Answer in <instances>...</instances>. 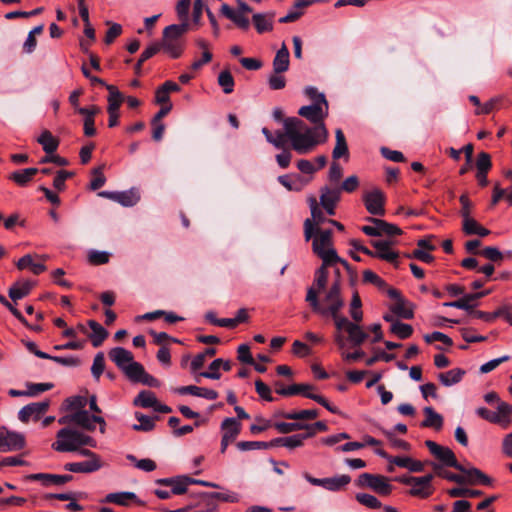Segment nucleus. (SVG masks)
<instances>
[{
  "mask_svg": "<svg viewBox=\"0 0 512 512\" xmlns=\"http://www.w3.org/2000/svg\"><path fill=\"white\" fill-rule=\"evenodd\" d=\"M298 114L315 126L309 127L297 117H288L283 121V131L272 133L269 129L262 128L267 142L275 148H283L289 142L292 149L300 155L308 154L325 143L329 134L323 120L328 115V105L313 103L302 106Z\"/></svg>",
  "mask_w": 512,
  "mask_h": 512,
  "instance_id": "1",
  "label": "nucleus"
},
{
  "mask_svg": "<svg viewBox=\"0 0 512 512\" xmlns=\"http://www.w3.org/2000/svg\"><path fill=\"white\" fill-rule=\"evenodd\" d=\"M123 372L131 381L140 382L146 371L142 364L133 360Z\"/></svg>",
  "mask_w": 512,
  "mask_h": 512,
  "instance_id": "46",
  "label": "nucleus"
},
{
  "mask_svg": "<svg viewBox=\"0 0 512 512\" xmlns=\"http://www.w3.org/2000/svg\"><path fill=\"white\" fill-rule=\"evenodd\" d=\"M346 332L348 334V339L353 346H360L368 337L367 333L363 331L360 325H358V322L349 324Z\"/></svg>",
  "mask_w": 512,
  "mask_h": 512,
  "instance_id": "37",
  "label": "nucleus"
},
{
  "mask_svg": "<svg viewBox=\"0 0 512 512\" xmlns=\"http://www.w3.org/2000/svg\"><path fill=\"white\" fill-rule=\"evenodd\" d=\"M278 181L287 190L295 192L301 191L309 182L298 174L281 175L278 177Z\"/></svg>",
  "mask_w": 512,
  "mask_h": 512,
  "instance_id": "20",
  "label": "nucleus"
},
{
  "mask_svg": "<svg viewBox=\"0 0 512 512\" xmlns=\"http://www.w3.org/2000/svg\"><path fill=\"white\" fill-rule=\"evenodd\" d=\"M100 424V432H105L106 422L103 417L90 415L87 410H79L74 412V424L88 431L95 430V424Z\"/></svg>",
  "mask_w": 512,
  "mask_h": 512,
  "instance_id": "10",
  "label": "nucleus"
},
{
  "mask_svg": "<svg viewBox=\"0 0 512 512\" xmlns=\"http://www.w3.org/2000/svg\"><path fill=\"white\" fill-rule=\"evenodd\" d=\"M102 466L101 458H95L94 460L66 463L64 469L73 473H93L100 470Z\"/></svg>",
  "mask_w": 512,
  "mask_h": 512,
  "instance_id": "15",
  "label": "nucleus"
},
{
  "mask_svg": "<svg viewBox=\"0 0 512 512\" xmlns=\"http://www.w3.org/2000/svg\"><path fill=\"white\" fill-rule=\"evenodd\" d=\"M136 419L139 421V424H134L132 428L136 431H151L154 426V419L152 417L143 415L139 412L135 413Z\"/></svg>",
  "mask_w": 512,
  "mask_h": 512,
  "instance_id": "55",
  "label": "nucleus"
},
{
  "mask_svg": "<svg viewBox=\"0 0 512 512\" xmlns=\"http://www.w3.org/2000/svg\"><path fill=\"white\" fill-rule=\"evenodd\" d=\"M72 476L69 474L66 475H55V474H45V473H37V474H31L28 476V479L31 480H39L44 485H62L66 482H69L72 480Z\"/></svg>",
  "mask_w": 512,
  "mask_h": 512,
  "instance_id": "23",
  "label": "nucleus"
},
{
  "mask_svg": "<svg viewBox=\"0 0 512 512\" xmlns=\"http://www.w3.org/2000/svg\"><path fill=\"white\" fill-rule=\"evenodd\" d=\"M350 481V476L345 474L324 478L323 488L328 491H340L344 487H346L350 483Z\"/></svg>",
  "mask_w": 512,
  "mask_h": 512,
  "instance_id": "33",
  "label": "nucleus"
},
{
  "mask_svg": "<svg viewBox=\"0 0 512 512\" xmlns=\"http://www.w3.org/2000/svg\"><path fill=\"white\" fill-rule=\"evenodd\" d=\"M190 477L182 476L177 479H163L160 483L170 485L171 493L174 495H181L186 492L188 485H190Z\"/></svg>",
  "mask_w": 512,
  "mask_h": 512,
  "instance_id": "36",
  "label": "nucleus"
},
{
  "mask_svg": "<svg viewBox=\"0 0 512 512\" xmlns=\"http://www.w3.org/2000/svg\"><path fill=\"white\" fill-rule=\"evenodd\" d=\"M273 427L282 434H288L294 431L308 429V424L303 422H276Z\"/></svg>",
  "mask_w": 512,
  "mask_h": 512,
  "instance_id": "47",
  "label": "nucleus"
},
{
  "mask_svg": "<svg viewBox=\"0 0 512 512\" xmlns=\"http://www.w3.org/2000/svg\"><path fill=\"white\" fill-rule=\"evenodd\" d=\"M47 154H51L58 148V140L48 130L43 131L37 139Z\"/></svg>",
  "mask_w": 512,
  "mask_h": 512,
  "instance_id": "39",
  "label": "nucleus"
},
{
  "mask_svg": "<svg viewBox=\"0 0 512 512\" xmlns=\"http://www.w3.org/2000/svg\"><path fill=\"white\" fill-rule=\"evenodd\" d=\"M356 500L370 509H378L381 507V502L373 495L368 493L356 494Z\"/></svg>",
  "mask_w": 512,
  "mask_h": 512,
  "instance_id": "57",
  "label": "nucleus"
},
{
  "mask_svg": "<svg viewBox=\"0 0 512 512\" xmlns=\"http://www.w3.org/2000/svg\"><path fill=\"white\" fill-rule=\"evenodd\" d=\"M105 369V359L103 353H97L94 357L91 373L93 377L98 380Z\"/></svg>",
  "mask_w": 512,
  "mask_h": 512,
  "instance_id": "58",
  "label": "nucleus"
},
{
  "mask_svg": "<svg viewBox=\"0 0 512 512\" xmlns=\"http://www.w3.org/2000/svg\"><path fill=\"white\" fill-rule=\"evenodd\" d=\"M304 93L313 101V103H319L322 104V106L328 105L325 95L318 92L317 88L313 86H307L304 90Z\"/></svg>",
  "mask_w": 512,
  "mask_h": 512,
  "instance_id": "62",
  "label": "nucleus"
},
{
  "mask_svg": "<svg viewBox=\"0 0 512 512\" xmlns=\"http://www.w3.org/2000/svg\"><path fill=\"white\" fill-rule=\"evenodd\" d=\"M109 357L122 371L134 360L133 354L122 347H115L111 349Z\"/></svg>",
  "mask_w": 512,
  "mask_h": 512,
  "instance_id": "19",
  "label": "nucleus"
},
{
  "mask_svg": "<svg viewBox=\"0 0 512 512\" xmlns=\"http://www.w3.org/2000/svg\"><path fill=\"white\" fill-rule=\"evenodd\" d=\"M127 460H129L131 463L134 464V466L142 471H145V472H151V471H154L156 469V463L149 459V458H145V459H137L134 455L132 454H129L127 455Z\"/></svg>",
  "mask_w": 512,
  "mask_h": 512,
  "instance_id": "53",
  "label": "nucleus"
},
{
  "mask_svg": "<svg viewBox=\"0 0 512 512\" xmlns=\"http://www.w3.org/2000/svg\"><path fill=\"white\" fill-rule=\"evenodd\" d=\"M340 194V189H330L328 187L322 188L320 196L321 205L337 204L340 200Z\"/></svg>",
  "mask_w": 512,
  "mask_h": 512,
  "instance_id": "48",
  "label": "nucleus"
},
{
  "mask_svg": "<svg viewBox=\"0 0 512 512\" xmlns=\"http://www.w3.org/2000/svg\"><path fill=\"white\" fill-rule=\"evenodd\" d=\"M96 440L75 428H63L57 432L56 441L52 444V448L58 452L78 451L82 447L95 448Z\"/></svg>",
  "mask_w": 512,
  "mask_h": 512,
  "instance_id": "2",
  "label": "nucleus"
},
{
  "mask_svg": "<svg viewBox=\"0 0 512 512\" xmlns=\"http://www.w3.org/2000/svg\"><path fill=\"white\" fill-rule=\"evenodd\" d=\"M426 416L425 420L421 423L422 427L433 428L440 430L443 426V417L437 413L432 407L427 406L423 409Z\"/></svg>",
  "mask_w": 512,
  "mask_h": 512,
  "instance_id": "29",
  "label": "nucleus"
},
{
  "mask_svg": "<svg viewBox=\"0 0 512 512\" xmlns=\"http://www.w3.org/2000/svg\"><path fill=\"white\" fill-rule=\"evenodd\" d=\"M369 488L385 496L389 495L392 492V485H390L387 478L383 476H375Z\"/></svg>",
  "mask_w": 512,
  "mask_h": 512,
  "instance_id": "50",
  "label": "nucleus"
},
{
  "mask_svg": "<svg viewBox=\"0 0 512 512\" xmlns=\"http://www.w3.org/2000/svg\"><path fill=\"white\" fill-rule=\"evenodd\" d=\"M175 392L180 395L189 394L192 396L201 397L208 400H215L218 398V393L215 390L195 385L178 387L175 389Z\"/></svg>",
  "mask_w": 512,
  "mask_h": 512,
  "instance_id": "16",
  "label": "nucleus"
},
{
  "mask_svg": "<svg viewBox=\"0 0 512 512\" xmlns=\"http://www.w3.org/2000/svg\"><path fill=\"white\" fill-rule=\"evenodd\" d=\"M281 74L282 73H277V72L273 71V73L269 76L268 84L272 90H280L285 87L286 79Z\"/></svg>",
  "mask_w": 512,
  "mask_h": 512,
  "instance_id": "64",
  "label": "nucleus"
},
{
  "mask_svg": "<svg viewBox=\"0 0 512 512\" xmlns=\"http://www.w3.org/2000/svg\"><path fill=\"white\" fill-rule=\"evenodd\" d=\"M371 245L376 249L375 257L390 263H397L399 254L391 248L392 242L384 240L371 241Z\"/></svg>",
  "mask_w": 512,
  "mask_h": 512,
  "instance_id": "14",
  "label": "nucleus"
},
{
  "mask_svg": "<svg viewBox=\"0 0 512 512\" xmlns=\"http://www.w3.org/2000/svg\"><path fill=\"white\" fill-rule=\"evenodd\" d=\"M465 375V371L461 368H454L444 373H440L438 375V379L442 385L446 387L453 386L459 383L463 376Z\"/></svg>",
  "mask_w": 512,
  "mask_h": 512,
  "instance_id": "32",
  "label": "nucleus"
},
{
  "mask_svg": "<svg viewBox=\"0 0 512 512\" xmlns=\"http://www.w3.org/2000/svg\"><path fill=\"white\" fill-rule=\"evenodd\" d=\"M336 144L332 152V156L334 159H339L343 156L348 155V146L346 142V138L341 129H337L335 131Z\"/></svg>",
  "mask_w": 512,
  "mask_h": 512,
  "instance_id": "41",
  "label": "nucleus"
},
{
  "mask_svg": "<svg viewBox=\"0 0 512 512\" xmlns=\"http://www.w3.org/2000/svg\"><path fill=\"white\" fill-rule=\"evenodd\" d=\"M140 200V194L136 189L118 192L116 202L124 207H132Z\"/></svg>",
  "mask_w": 512,
  "mask_h": 512,
  "instance_id": "40",
  "label": "nucleus"
},
{
  "mask_svg": "<svg viewBox=\"0 0 512 512\" xmlns=\"http://www.w3.org/2000/svg\"><path fill=\"white\" fill-rule=\"evenodd\" d=\"M222 437L233 442L239 435L241 424L236 418H226L221 424Z\"/></svg>",
  "mask_w": 512,
  "mask_h": 512,
  "instance_id": "26",
  "label": "nucleus"
},
{
  "mask_svg": "<svg viewBox=\"0 0 512 512\" xmlns=\"http://www.w3.org/2000/svg\"><path fill=\"white\" fill-rule=\"evenodd\" d=\"M222 359L217 358L209 365V371L201 372L198 376H196V381H200V377L218 380L221 377L219 370L221 369Z\"/></svg>",
  "mask_w": 512,
  "mask_h": 512,
  "instance_id": "51",
  "label": "nucleus"
},
{
  "mask_svg": "<svg viewBox=\"0 0 512 512\" xmlns=\"http://www.w3.org/2000/svg\"><path fill=\"white\" fill-rule=\"evenodd\" d=\"M363 201L370 214L377 216L384 215L385 195L380 189L375 188L366 192L363 196Z\"/></svg>",
  "mask_w": 512,
  "mask_h": 512,
  "instance_id": "8",
  "label": "nucleus"
},
{
  "mask_svg": "<svg viewBox=\"0 0 512 512\" xmlns=\"http://www.w3.org/2000/svg\"><path fill=\"white\" fill-rule=\"evenodd\" d=\"M488 293H489V291H482V292H477V293H472V294H463L460 299L453 301V302H445V303H443V306L454 307V308L470 311L474 307V305L471 303L481 297L486 296Z\"/></svg>",
  "mask_w": 512,
  "mask_h": 512,
  "instance_id": "18",
  "label": "nucleus"
},
{
  "mask_svg": "<svg viewBox=\"0 0 512 512\" xmlns=\"http://www.w3.org/2000/svg\"><path fill=\"white\" fill-rule=\"evenodd\" d=\"M31 288L32 283L29 281L17 282L9 289V297L13 301L20 300L29 294Z\"/></svg>",
  "mask_w": 512,
  "mask_h": 512,
  "instance_id": "38",
  "label": "nucleus"
},
{
  "mask_svg": "<svg viewBox=\"0 0 512 512\" xmlns=\"http://www.w3.org/2000/svg\"><path fill=\"white\" fill-rule=\"evenodd\" d=\"M50 406L49 401H41L28 404L20 409L18 418L21 422L27 423L30 420H38L45 414Z\"/></svg>",
  "mask_w": 512,
  "mask_h": 512,
  "instance_id": "11",
  "label": "nucleus"
},
{
  "mask_svg": "<svg viewBox=\"0 0 512 512\" xmlns=\"http://www.w3.org/2000/svg\"><path fill=\"white\" fill-rule=\"evenodd\" d=\"M106 88L109 91L107 111H118L124 99L123 95L113 85H106Z\"/></svg>",
  "mask_w": 512,
  "mask_h": 512,
  "instance_id": "45",
  "label": "nucleus"
},
{
  "mask_svg": "<svg viewBox=\"0 0 512 512\" xmlns=\"http://www.w3.org/2000/svg\"><path fill=\"white\" fill-rule=\"evenodd\" d=\"M25 444L24 436L17 432L0 430V452H10L22 449Z\"/></svg>",
  "mask_w": 512,
  "mask_h": 512,
  "instance_id": "12",
  "label": "nucleus"
},
{
  "mask_svg": "<svg viewBox=\"0 0 512 512\" xmlns=\"http://www.w3.org/2000/svg\"><path fill=\"white\" fill-rule=\"evenodd\" d=\"M312 250L322 259L324 265H333L337 262H343L338 257L332 243V231L316 229L312 236Z\"/></svg>",
  "mask_w": 512,
  "mask_h": 512,
  "instance_id": "4",
  "label": "nucleus"
},
{
  "mask_svg": "<svg viewBox=\"0 0 512 512\" xmlns=\"http://www.w3.org/2000/svg\"><path fill=\"white\" fill-rule=\"evenodd\" d=\"M314 390V386L309 384H293L286 388L278 389L277 393L284 396L302 394L304 397L307 398L306 394H315L313 392Z\"/></svg>",
  "mask_w": 512,
  "mask_h": 512,
  "instance_id": "35",
  "label": "nucleus"
},
{
  "mask_svg": "<svg viewBox=\"0 0 512 512\" xmlns=\"http://www.w3.org/2000/svg\"><path fill=\"white\" fill-rule=\"evenodd\" d=\"M218 84L222 87L225 94H230L234 90V79L232 74L227 71H221L218 75Z\"/></svg>",
  "mask_w": 512,
  "mask_h": 512,
  "instance_id": "54",
  "label": "nucleus"
},
{
  "mask_svg": "<svg viewBox=\"0 0 512 512\" xmlns=\"http://www.w3.org/2000/svg\"><path fill=\"white\" fill-rule=\"evenodd\" d=\"M448 494L451 497H478L482 491L456 487L448 490Z\"/></svg>",
  "mask_w": 512,
  "mask_h": 512,
  "instance_id": "63",
  "label": "nucleus"
},
{
  "mask_svg": "<svg viewBox=\"0 0 512 512\" xmlns=\"http://www.w3.org/2000/svg\"><path fill=\"white\" fill-rule=\"evenodd\" d=\"M327 266L328 265H324L323 262L322 266L315 273V280L311 288H314L317 291V294L321 292L326 286L328 278V272L326 269Z\"/></svg>",
  "mask_w": 512,
  "mask_h": 512,
  "instance_id": "52",
  "label": "nucleus"
},
{
  "mask_svg": "<svg viewBox=\"0 0 512 512\" xmlns=\"http://www.w3.org/2000/svg\"><path fill=\"white\" fill-rule=\"evenodd\" d=\"M17 267L20 270L29 269L35 275H39L46 270V266L43 263L35 262L30 254L21 257L17 262Z\"/></svg>",
  "mask_w": 512,
  "mask_h": 512,
  "instance_id": "30",
  "label": "nucleus"
},
{
  "mask_svg": "<svg viewBox=\"0 0 512 512\" xmlns=\"http://www.w3.org/2000/svg\"><path fill=\"white\" fill-rule=\"evenodd\" d=\"M289 63V50L283 43L273 59V71L277 73L286 72L289 69Z\"/></svg>",
  "mask_w": 512,
  "mask_h": 512,
  "instance_id": "27",
  "label": "nucleus"
},
{
  "mask_svg": "<svg viewBox=\"0 0 512 512\" xmlns=\"http://www.w3.org/2000/svg\"><path fill=\"white\" fill-rule=\"evenodd\" d=\"M88 325L92 330V332L88 334V337L90 338L92 345L94 347H99L107 338L108 332L105 328H103L98 322L94 320L88 321Z\"/></svg>",
  "mask_w": 512,
  "mask_h": 512,
  "instance_id": "31",
  "label": "nucleus"
},
{
  "mask_svg": "<svg viewBox=\"0 0 512 512\" xmlns=\"http://www.w3.org/2000/svg\"><path fill=\"white\" fill-rule=\"evenodd\" d=\"M26 386L27 396H36L53 388L52 383H28Z\"/></svg>",
  "mask_w": 512,
  "mask_h": 512,
  "instance_id": "60",
  "label": "nucleus"
},
{
  "mask_svg": "<svg viewBox=\"0 0 512 512\" xmlns=\"http://www.w3.org/2000/svg\"><path fill=\"white\" fill-rule=\"evenodd\" d=\"M433 477L434 476L432 474L422 477L401 476L396 480L402 484L411 486L409 490V494L411 496L425 499L433 493V487L431 485Z\"/></svg>",
  "mask_w": 512,
  "mask_h": 512,
  "instance_id": "5",
  "label": "nucleus"
},
{
  "mask_svg": "<svg viewBox=\"0 0 512 512\" xmlns=\"http://www.w3.org/2000/svg\"><path fill=\"white\" fill-rule=\"evenodd\" d=\"M390 310L396 316L403 319H411L413 317V307L410 302L405 299H398L391 306Z\"/></svg>",
  "mask_w": 512,
  "mask_h": 512,
  "instance_id": "34",
  "label": "nucleus"
},
{
  "mask_svg": "<svg viewBox=\"0 0 512 512\" xmlns=\"http://www.w3.org/2000/svg\"><path fill=\"white\" fill-rule=\"evenodd\" d=\"M305 439L306 436H302V434H294L291 436L278 438L275 440V443L287 449H294L302 447L304 445Z\"/></svg>",
  "mask_w": 512,
  "mask_h": 512,
  "instance_id": "43",
  "label": "nucleus"
},
{
  "mask_svg": "<svg viewBox=\"0 0 512 512\" xmlns=\"http://www.w3.org/2000/svg\"><path fill=\"white\" fill-rule=\"evenodd\" d=\"M131 501L139 502L137 495L134 492L121 491L115 493H109L101 501L103 503H113L120 506H128Z\"/></svg>",
  "mask_w": 512,
  "mask_h": 512,
  "instance_id": "21",
  "label": "nucleus"
},
{
  "mask_svg": "<svg viewBox=\"0 0 512 512\" xmlns=\"http://www.w3.org/2000/svg\"><path fill=\"white\" fill-rule=\"evenodd\" d=\"M462 231L465 235H478L485 237L490 234V230L479 224L472 216L462 220Z\"/></svg>",
  "mask_w": 512,
  "mask_h": 512,
  "instance_id": "25",
  "label": "nucleus"
},
{
  "mask_svg": "<svg viewBox=\"0 0 512 512\" xmlns=\"http://www.w3.org/2000/svg\"><path fill=\"white\" fill-rule=\"evenodd\" d=\"M431 465H432L433 469L436 471V474L438 476L445 478L449 481L458 483V484H464V476L463 475H458V474H454L452 472L444 471L440 468V466L437 463H432Z\"/></svg>",
  "mask_w": 512,
  "mask_h": 512,
  "instance_id": "59",
  "label": "nucleus"
},
{
  "mask_svg": "<svg viewBox=\"0 0 512 512\" xmlns=\"http://www.w3.org/2000/svg\"><path fill=\"white\" fill-rule=\"evenodd\" d=\"M306 301L310 304L315 312L322 315L338 314L344 303L340 297V287L338 282H335L329 289L328 293L324 298V304L326 307H322L318 301L317 291L314 288H309L306 295Z\"/></svg>",
  "mask_w": 512,
  "mask_h": 512,
  "instance_id": "3",
  "label": "nucleus"
},
{
  "mask_svg": "<svg viewBox=\"0 0 512 512\" xmlns=\"http://www.w3.org/2000/svg\"><path fill=\"white\" fill-rule=\"evenodd\" d=\"M221 13L232 22H234L239 28L247 30L249 28V19L241 12H236L229 5L223 4L220 9Z\"/></svg>",
  "mask_w": 512,
  "mask_h": 512,
  "instance_id": "24",
  "label": "nucleus"
},
{
  "mask_svg": "<svg viewBox=\"0 0 512 512\" xmlns=\"http://www.w3.org/2000/svg\"><path fill=\"white\" fill-rule=\"evenodd\" d=\"M381 432L387 437L392 447L402 450L410 449V444L404 440L396 438L392 431L381 429Z\"/></svg>",
  "mask_w": 512,
  "mask_h": 512,
  "instance_id": "61",
  "label": "nucleus"
},
{
  "mask_svg": "<svg viewBox=\"0 0 512 512\" xmlns=\"http://www.w3.org/2000/svg\"><path fill=\"white\" fill-rule=\"evenodd\" d=\"M38 172L37 168H26L13 172L9 178L20 186H25Z\"/></svg>",
  "mask_w": 512,
  "mask_h": 512,
  "instance_id": "42",
  "label": "nucleus"
},
{
  "mask_svg": "<svg viewBox=\"0 0 512 512\" xmlns=\"http://www.w3.org/2000/svg\"><path fill=\"white\" fill-rule=\"evenodd\" d=\"M425 445L430 453L443 465L463 470V465L457 462L454 452L449 447L441 446L432 440H426Z\"/></svg>",
  "mask_w": 512,
  "mask_h": 512,
  "instance_id": "7",
  "label": "nucleus"
},
{
  "mask_svg": "<svg viewBox=\"0 0 512 512\" xmlns=\"http://www.w3.org/2000/svg\"><path fill=\"white\" fill-rule=\"evenodd\" d=\"M361 306L362 303L358 293H354L350 303V315L355 322H360L363 319Z\"/></svg>",
  "mask_w": 512,
  "mask_h": 512,
  "instance_id": "56",
  "label": "nucleus"
},
{
  "mask_svg": "<svg viewBox=\"0 0 512 512\" xmlns=\"http://www.w3.org/2000/svg\"><path fill=\"white\" fill-rule=\"evenodd\" d=\"M464 476V483L470 485L483 484V485H491L492 480L489 476L483 473L481 470L475 467L465 468L463 466V470H460Z\"/></svg>",
  "mask_w": 512,
  "mask_h": 512,
  "instance_id": "17",
  "label": "nucleus"
},
{
  "mask_svg": "<svg viewBox=\"0 0 512 512\" xmlns=\"http://www.w3.org/2000/svg\"><path fill=\"white\" fill-rule=\"evenodd\" d=\"M368 220L371 221L373 225H366L362 227V231L368 236H393L401 233L399 227L387 223L381 219L369 218Z\"/></svg>",
  "mask_w": 512,
  "mask_h": 512,
  "instance_id": "9",
  "label": "nucleus"
},
{
  "mask_svg": "<svg viewBox=\"0 0 512 512\" xmlns=\"http://www.w3.org/2000/svg\"><path fill=\"white\" fill-rule=\"evenodd\" d=\"M310 209H311V219H306L304 223V236L306 241H309L313 236L314 225L319 226L324 222V216L322 211L317 205L315 199H311L310 201Z\"/></svg>",
  "mask_w": 512,
  "mask_h": 512,
  "instance_id": "13",
  "label": "nucleus"
},
{
  "mask_svg": "<svg viewBox=\"0 0 512 512\" xmlns=\"http://www.w3.org/2000/svg\"><path fill=\"white\" fill-rule=\"evenodd\" d=\"M390 331L400 339H407L413 333V327L410 324L394 321L390 327Z\"/></svg>",
  "mask_w": 512,
  "mask_h": 512,
  "instance_id": "49",
  "label": "nucleus"
},
{
  "mask_svg": "<svg viewBox=\"0 0 512 512\" xmlns=\"http://www.w3.org/2000/svg\"><path fill=\"white\" fill-rule=\"evenodd\" d=\"M133 404L143 408H153L157 404V398L153 392L143 390L134 399Z\"/></svg>",
  "mask_w": 512,
  "mask_h": 512,
  "instance_id": "44",
  "label": "nucleus"
},
{
  "mask_svg": "<svg viewBox=\"0 0 512 512\" xmlns=\"http://www.w3.org/2000/svg\"><path fill=\"white\" fill-rule=\"evenodd\" d=\"M159 45L161 50H163L172 59L181 57L185 49L184 40L167 27L163 30L162 39L159 42Z\"/></svg>",
  "mask_w": 512,
  "mask_h": 512,
  "instance_id": "6",
  "label": "nucleus"
},
{
  "mask_svg": "<svg viewBox=\"0 0 512 512\" xmlns=\"http://www.w3.org/2000/svg\"><path fill=\"white\" fill-rule=\"evenodd\" d=\"M390 462L401 468H406L410 472H422L424 463L408 456H397L390 459Z\"/></svg>",
  "mask_w": 512,
  "mask_h": 512,
  "instance_id": "28",
  "label": "nucleus"
},
{
  "mask_svg": "<svg viewBox=\"0 0 512 512\" xmlns=\"http://www.w3.org/2000/svg\"><path fill=\"white\" fill-rule=\"evenodd\" d=\"M274 13H256L252 16V22L258 33H266L273 30Z\"/></svg>",
  "mask_w": 512,
  "mask_h": 512,
  "instance_id": "22",
  "label": "nucleus"
}]
</instances>
